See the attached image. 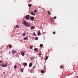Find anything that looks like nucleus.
Here are the masks:
<instances>
[{
	"label": "nucleus",
	"instance_id": "obj_1",
	"mask_svg": "<svg viewBox=\"0 0 78 78\" xmlns=\"http://www.w3.org/2000/svg\"><path fill=\"white\" fill-rule=\"evenodd\" d=\"M1 66L3 67H7V64L5 63H3L1 64Z\"/></svg>",
	"mask_w": 78,
	"mask_h": 78
},
{
	"label": "nucleus",
	"instance_id": "obj_2",
	"mask_svg": "<svg viewBox=\"0 0 78 78\" xmlns=\"http://www.w3.org/2000/svg\"><path fill=\"white\" fill-rule=\"evenodd\" d=\"M30 15H26L25 16V19L26 20H29V19H30Z\"/></svg>",
	"mask_w": 78,
	"mask_h": 78
},
{
	"label": "nucleus",
	"instance_id": "obj_3",
	"mask_svg": "<svg viewBox=\"0 0 78 78\" xmlns=\"http://www.w3.org/2000/svg\"><path fill=\"white\" fill-rule=\"evenodd\" d=\"M30 20H31V21H33V20H34V17L33 16H31L30 18Z\"/></svg>",
	"mask_w": 78,
	"mask_h": 78
},
{
	"label": "nucleus",
	"instance_id": "obj_4",
	"mask_svg": "<svg viewBox=\"0 0 78 78\" xmlns=\"http://www.w3.org/2000/svg\"><path fill=\"white\" fill-rule=\"evenodd\" d=\"M12 54H14V53H16V51L15 50H12V51L11 52Z\"/></svg>",
	"mask_w": 78,
	"mask_h": 78
},
{
	"label": "nucleus",
	"instance_id": "obj_5",
	"mask_svg": "<svg viewBox=\"0 0 78 78\" xmlns=\"http://www.w3.org/2000/svg\"><path fill=\"white\" fill-rule=\"evenodd\" d=\"M23 24L25 25H27L28 24V23H27V21H24L23 22Z\"/></svg>",
	"mask_w": 78,
	"mask_h": 78
},
{
	"label": "nucleus",
	"instance_id": "obj_6",
	"mask_svg": "<svg viewBox=\"0 0 78 78\" xmlns=\"http://www.w3.org/2000/svg\"><path fill=\"white\" fill-rule=\"evenodd\" d=\"M50 20L51 22H53L54 21V20H53V17H50Z\"/></svg>",
	"mask_w": 78,
	"mask_h": 78
},
{
	"label": "nucleus",
	"instance_id": "obj_7",
	"mask_svg": "<svg viewBox=\"0 0 78 78\" xmlns=\"http://www.w3.org/2000/svg\"><path fill=\"white\" fill-rule=\"evenodd\" d=\"M35 27H34V26H32L30 27L31 30H33V29H35Z\"/></svg>",
	"mask_w": 78,
	"mask_h": 78
},
{
	"label": "nucleus",
	"instance_id": "obj_8",
	"mask_svg": "<svg viewBox=\"0 0 78 78\" xmlns=\"http://www.w3.org/2000/svg\"><path fill=\"white\" fill-rule=\"evenodd\" d=\"M32 66H33V63L31 62L30 63L29 67H32Z\"/></svg>",
	"mask_w": 78,
	"mask_h": 78
},
{
	"label": "nucleus",
	"instance_id": "obj_9",
	"mask_svg": "<svg viewBox=\"0 0 78 78\" xmlns=\"http://www.w3.org/2000/svg\"><path fill=\"white\" fill-rule=\"evenodd\" d=\"M37 34L39 36L41 35V32H40V30H38Z\"/></svg>",
	"mask_w": 78,
	"mask_h": 78
},
{
	"label": "nucleus",
	"instance_id": "obj_10",
	"mask_svg": "<svg viewBox=\"0 0 78 78\" xmlns=\"http://www.w3.org/2000/svg\"><path fill=\"white\" fill-rule=\"evenodd\" d=\"M26 27H31V24L30 23L27 24L26 25Z\"/></svg>",
	"mask_w": 78,
	"mask_h": 78
},
{
	"label": "nucleus",
	"instance_id": "obj_11",
	"mask_svg": "<svg viewBox=\"0 0 78 78\" xmlns=\"http://www.w3.org/2000/svg\"><path fill=\"white\" fill-rule=\"evenodd\" d=\"M30 14L31 15H32V16H35V13H33V12H31Z\"/></svg>",
	"mask_w": 78,
	"mask_h": 78
},
{
	"label": "nucleus",
	"instance_id": "obj_12",
	"mask_svg": "<svg viewBox=\"0 0 78 78\" xmlns=\"http://www.w3.org/2000/svg\"><path fill=\"white\" fill-rule=\"evenodd\" d=\"M23 66H27V63L26 62L24 63L23 64Z\"/></svg>",
	"mask_w": 78,
	"mask_h": 78
},
{
	"label": "nucleus",
	"instance_id": "obj_13",
	"mask_svg": "<svg viewBox=\"0 0 78 78\" xmlns=\"http://www.w3.org/2000/svg\"><path fill=\"white\" fill-rule=\"evenodd\" d=\"M34 51H36V52H37V51H38V49H37V48H35L34 49Z\"/></svg>",
	"mask_w": 78,
	"mask_h": 78
},
{
	"label": "nucleus",
	"instance_id": "obj_14",
	"mask_svg": "<svg viewBox=\"0 0 78 78\" xmlns=\"http://www.w3.org/2000/svg\"><path fill=\"white\" fill-rule=\"evenodd\" d=\"M21 54L23 56H24V55H25V53H24V52H21Z\"/></svg>",
	"mask_w": 78,
	"mask_h": 78
},
{
	"label": "nucleus",
	"instance_id": "obj_15",
	"mask_svg": "<svg viewBox=\"0 0 78 78\" xmlns=\"http://www.w3.org/2000/svg\"><path fill=\"white\" fill-rule=\"evenodd\" d=\"M40 47V48H42V47H43V44H41Z\"/></svg>",
	"mask_w": 78,
	"mask_h": 78
},
{
	"label": "nucleus",
	"instance_id": "obj_16",
	"mask_svg": "<svg viewBox=\"0 0 78 78\" xmlns=\"http://www.w3.org/2000/svg\"><path fill=\"white\" fill-rule=\"evenodd\" d=\"M28 6H29V7H30V8H31V6H32V5H31V4H29Z\"/></svg>",
	"mask_w": 78,
	"mask_h": 78
},
{
	"label": "nucleus",
	"instance_id": "obj_17",
	"mask_svg": "<svg viewBox=\"0 0 78 78\" xmlns=\"http://www.w3.org/2000/svg\"><path fill=\"white\" fill-rule=\"evenodd\" d=\"M47 12H48V15H51V13H50V11H48Z\"/></svg>",
	"mask_w": 78,
	"mask_h": 78
},
{
	"label": "nucleus",
	"instance_id": "obj_18",
	"mask_svg": "<svg viewBox=\"0 0 78 78\" xmlns=\"http://www.w3.org/2000/svg\"><path fill=\"white\" fill-rule=\"evenodd\" d=\"M64 66H60V69H63V68H64Z\"/></svg>",
	"mask_w": 78,
	"mask_h": 78
},
{
	"label": "nucleus",
	"instance_id": "obj_19",
	"mask_svg": "<svg viewBox=\"0 0 78 78\" xmlns=\"http://www.w3.org/2000/svg\"><path fill=\"white\" fill-rule=\"evenodd\" d=\"M24 40H28V37H24Z\"/></svg>",
	"mask_w": 78,
	"mask_h": 78
},
{
	"label": "nucleus",
	"instance_id": "obj_20",
	"mask_svg": "<svg viewBox=\"0 0 78 78\" xmlns=\"http://www.w3.org/2000/svg\"><path fill=\"white\" fill-rule=\"evenodd\" d=\"M22 36H26V34L25 33H23L22 34Z\"/></svg>",
	"mask_w": 78,
	"mask_h": 78
},
{
	"label": "nucleus",
	"instance_id": "obj_21",
	"mask_svg": "<svg viewBox=\"0 0 78 78\" xmlns=\"http://www.w3.org/2000/svg\"><path fill=\"white\" fill-rule=\"evenodd\" d=\"M41 73H44V70H42L41 71Z\"/></svg>",
	"mask_w": 78,
	"mask_h": 78
},
{
	"label": "nucleus",
	"instance_id": "obj_22",
	"mask_svg": "<svg viewBox=\"0 0 78 78\" xmlns=\"http://www.w3.org/2000/svg\"><path fill=\"white\" fill-rule=\"evenodd\" d=\"M14 57L15 58H16V57H17V54H16L14 56Z\"/></svg>",
	"mask_w": 78,
	"mask_h": 78
},
{
	"label": "nucleus",
	"instance_id": "obj_23",
	"mask_svg": "<svg viewBox=\"0 0 78 78\" xmlns=\"http://www.w3.org/2000/svg\"><path fill=\"white\" fill-rule=\"evenodd\" d=\"M14 69H16V68H17V66H16V65H15V66H14Z\"/></svg>",
	"mask_w": 78,
	"mask_h": 78
},
{
	"label": "nucleus",
	"instance_id": "obj_24",
	"mask_svg": "<svg viewBox=\"0 0 78 78\" xmlns=\"http://www.w3.org/2000/svg\"><path fill=\"white\" fill-rule=\"evenodd\" d=\"M21 71L22 72H23V69H22V68L21 69Z\"/></svg>",
	"mask_w": 78,
	"mask_h": 78
},
{
	"label": "nucleus",
	"instance_id": "obj_25",
	"mask_svg": "<svg viewBox=\"0 0 78 78\" xmlns=\"http://www.w3.org/2000/svg\"><path fill=\"white\" fill-rule=\"evenodd\" d=\"M34 12H35V13H36L37 12V10H35L34 11Z\"/></svg>",
	"mask_w": 78,
	"mask_h": 78
},
{
	"label": "nucleus",
	"instance_id": "obj_26",
	"mask_svg": "<svg viewBox=\"0 0 78 78\" xmlns=\"http://www.w3.org/2000/svg\"><path fill=\"white\" fill-rule=\"evenodd\" d=\"M16 28H19V26L18 25H16Z\"/></svg>",
	"mask_w": 78,
	"mask_h": 78
},
{
	"label": "nucleus",
	"instance_id": "obj_27",
	"mask_svg": "<svg viewBox=\"0 0 78 78\" xmlns=\"http://www.w3.org/2000/svg\"><path fill=\"white\" fill-rule=\"evenodd\" d=\"M44 69L45 70H46V67L44 66Z\"/></svg>",
	"mask_w": 78,
	"mask_h": 78
},
{
	"label": "nucleus",
	"instance_id": "obj_28",
	"mask_svg": "<svg viewBox=\"0 0 78 78\" xmlns=\"http://www.w3.org/2000/svg\"><path fill=\"white\" fill-rule=\"evenodd\" d=\"M55 34L56 32H55V31H54L53 32V34Z\"/></svg>",
	"mask_w": 78,
	"mask_h": 78
},
{
	"label": "nucleus",
	"instance_id": "obj_29",
	"mask_svg": "<svg viewBox=\"0 0 78 78\" xmlns=\"http://www.w3.org/2000/svg\"><path fill=\"white\" fill-rule=\"evenodd\" d=\"M35 67H36V66H34L33 67V69H35Z\"/></svg>",
	"mask_w": 78,
	"mask_h": 78
},
{
	"label": "nucleus",
	"instance_id": "obj_30",
	"mask_svg": "<svg viewBox=\"0 0 78 78\" xmlns=\"http://www.w3.org/2000/svg\"><path fill=\"white\" fill-rule=\"evenodd\" d=\"M33 35H34V36H36V34H35V33H33Z\"/></svg>",
	"mask_w": 78,
	"mask_h": 78
},
{
	"label": "nucleus",
	"instance_id": "obj_31",
	"mask_svg": "<svg viewBox=\"0 0 78 78\" xmlns=\"http://www.w3.org/2000/svg\"><path fill=\"white\" fill-rule=\"evenodd\" d=\"M36 40H38V38L37 37H35Z\"/></svg>",
	"mask_w": 78,
	"mask_h": 78
},
{
	"label": "nucleus",
	"instance_id": "obj_32",
	"mask_svg": "<svg viewBox=\"0 0 78 78\" xmlns=\"http://www.w3.org/2000/svg\"><path fill=\"white\" fill-rule=\"evenodd\" d=\"M30 49H32L33 48V47L32 46H30Z\"/></svg>",
	"mask_w": 78,
	"mask_h": 78
},
{
	"label": "nucleus",
	"instance_id": "obj_33",
	"mask_svg": "<svg viewBox=\"0 0 78 78\" xmlns=\"http://www.w3.org/2000/svg\"><path fill=\"white\" fill-rule=\"evenodd\" d=\"M54 19H56V16H54Z\"/></svg>",
	"mask_w": 78,
	"mask_h": 78
},
{
	"label": "nucleus",
	"instance_id": "obj_34",
	"mask_svg": "<svg viewBox=\"0 0 78 78\" xmlns=\"http://www.w3.org/2000/svg\"><path fill=\"white\" fill-rule=\"evenodd\" d=\"M48 56H46V58H45L46 59H48Z\"/></svg>",
	"mask_w": 78,
	"mask_h": 78
},
{
	"label": "nucleus",
	"instance_id": "obj_35",
	"mask_svg": "<svg viewBox=\"0 0 78 78\" xmlns=\"http://www.w3.org/2000/svg\"><path fill=\"white\" fill-rule=\"evenodd\" d=\"M9 48H11V47H12V46H9Z\"/></svg>",
	"mask_w": 78,
	"mask_h": 78
},
{
	"label": "nucleus",
	"instance_id": "obj_36",
	"mask_svg": "<svg viewBox=\"0 0 78 78\" xmlns=\"http://www.w3.org/2000/svg\"><path fill=\"white\" fill-rule=\"evenodd\" d=\"M2 60H0V64H1V63H2Z\"/></svg>",
	"mask_w": 78,
	"mask_h": 78
},
{
	"label": "nucleus",
	"instance_id": "obj_37",
	"mask_svg": "<svg viewBox=\"0 0 78 78\" xmlns=\"http://www.w3.org/2000/svg\"><path fill=\"white\" fill-rule=\"evenodd\" d=\"M39 56H41V55H42V54H39Z\"/></svg>",
	"mask_w": 78,
	"mask_h": 78
},
{
	"label": "nucleus",
	"instance_id": "obj_38",
	"mask_svg": "<svg viewBox=\"0 0 78 78\" xmlns=\"http://www.w3.org/2000/svg\"><path fill=\"white\" fill-rule=\"evenodd\" d=\"M76 78H78V76L76 77Z\"/></svg>",
	"mask_w": 78,
	"mask_h": 78
}]
</instances>
